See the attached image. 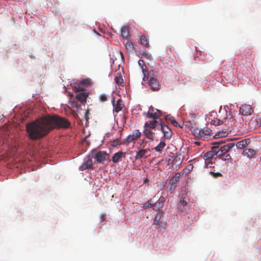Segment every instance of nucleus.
<instances>
[{"label":"nucleus","instance_id":"nucleus-31","mask_svg":"<svg viewBox=\"0 0 261 261\" xmlns=\"http://www.w3.org/2000/svg\"><path fill=\"white\" fill-rule=\"evenodd\" d=\"M162 213V212H159V214L155 217L153 222L152 223V225L158 226L160 225Z\"/></svg>","mask_w":261,"mask_h":261},{"label":"nucleus","instance_id":"nucleus-24","mask_svg":"<svg viewBox=\"0 0 261 261\" xmlns=\"http://www.w3.org/2000/svg\"><path fill=\"white\" fill-rule=\"evenodd\" d=\"M139 43L145 47H148L149 46V41L146 36L142 35L140 37Z\"/></svg>","mask_w":261,"mask_h":261},{"label":"nucleus","instance_id":"nucleus-12","mask_svg":"<svg viewBox=\"0 0 261 261\" xmlns=\"http://www.w3.org/2000/svg\"><path fill=\"white\" fill-rule=\"evenodd\" d=\"M114 107L113 111L116 113H119L122 110V108L124 107V105L122 103V101L121 99H119L117 100L116 105L114 104V99L112 101Z\"/></svg>","mask_w":261,"mask_h":261},{"label":"nucleus","instance_id":"nucleus-14","mask_svg":"<svg viewBox=\"0 0 261 261\" xmlns=\"http://www.w3.org/2000/svg\"><path fill=\"white\" fill-rule=\"evenodd\" d=\"M93 162L91 158H88L79 168L81 171L90 168L92 167Z\"/></svg>","mask_w":261,"mask_h":261},{"label":"nucleus","instance_id":"nucleus-5","mask_svg":"<svg viewBox=\"0 0 261 261\" xmlns=\"http://www.w3.org/2000/svg\"><path fill=\"white\" fill-rule=\"evenodd\" d=\"M91 153L94 156L96 161L98 163H102L106 160V156L109 154L104 151H100L96 152L95 150H93Z\"/></svg>","mask_w":261,"mask_h":261},{"label":"nucleus","instance_id":"nucleus-39","mask_svg":"<svg viewBox=\"0 0 261 261\" xmlns=\"http://www.w3.org/2000/svg\"><path fill=\"white\" fill-rule=\"evenodd\" d=\"M125 46L127 49H132L133 48V43L129 42L128 40L125 43Z\"/></svg>","mask_w":261,"mask_h":261},{"label":"nucleus","instance_id":"nucleus-43","mask_svg":"<svg viewBox=\"0 0 261 261\" xmlns=\"http://www.w3.org/2000/svg\"><path fill=\"white\" fill-rule=\"evenodd\" d=\"M152 204L150 202V201H148L147 202L145 203L144 205V207L145 208L152 207Z\"/></svg>","mask_w":261,"mask_h":261},{"label":"nucleus","instance_id":"nucleus-47","mask_svg":"<svg viewBox=\"0 0 261 261\" xmlns=\"http://www.w3.org/2000/svg\"><path fill=\"white\" fill-rule=\"evenodd\" d=\"M223 142V141H218V142H216L214 143V144H217V145H219V144H221Z\"/></svg>","mask_w":261,"mask_h":261},{"label":"nucleus","instance_id":"nucleus-42","mask_svg":"<svg viewBox=\"0 0 261 261\" xmlns=\"http://www.w3.org/2000/svg\"><path fill=\"white\" fill-rule=\"evenodd\" d=\"M211 174L215 177H220L222 176V174L219 172L215 173L213 172H211Z\"/></svg>","mask_w":261,"mask_h":261},{"label":"nucleus","instance_id":"nucleus-16","mask_svg":"<svg viewBox=\"0 0 261 261\" xmlns=\"http://www.w3.org/2000/svg\"><path fill=\"white\" fill-rule=\"evenodd\" d=\"M255 154V151L254 149L251 148H246L244 149L242 152L243 155L246 156L249 158H252L254 157Z\"/></svg>","mask_w":261,"mask_h":261},{"label":"nucleus","instance_id":"nucleus-20","mask_svg":"<svg viewBox=\"0 0 261 261\" xmlns=\"http://www.w3.org/2000/svg\"><path fill=\"white\" fill-rule=\"evenodd\" d=\"M234 146V144L233 143H230L220 148V149L222 150V153L225 155Z\"/></svg>","mask_w":261,"mask_h":261},{"label":"nucleus","instance_id":"nucleus-15","mask_svg":"<svg viewBox=\"0 0 261 261\" xmlns=\"http://www.w3.org/2000/svg\"><path fill=\"white\" fill-rule=\"evenodd\" d=\"M88 96V93L81 92L76 94V99L81 103H84L86 101Z\"/></svg>","mask_w":261,"mask_h":261},{"label":"nucleus","instance_id":"nucleus-44","mask_svg":"<svg viewBox=\"0 0 261 261\" xmlns=\"http://www.w3.org/2000/svg\"><path fill=\"white\" fill-rule=\"evenodd\" d=\"M256 122H257V123L258 124V125H259V126H261V117H258V118L256 119Z\"/></svg>","mask_w":261,"mask_h":261},{"label":"nucleus","instance_id":"nucleus-26","mask_svg":"<svg viewBox=\"0 0 261 261\" xmlns=\"http://www.w3.org/2000/svg\"><path fill=\"white\" fill-rule=\"evenodd\" d=\"M228 133L227 131L222 130L220 132H218L216 133V134L214 136V138L217 139L222 137H225L227 136Z\"/></svg>","mask_w":261,"mask_h":261},{"label":"nucleus","instance_id":"nucleus-34","mask_svg":"<svg viewBox=\"0 0 261 261\" xmlns=\"http://www.w3.org/2000/svg\"><path fill=\"white\" fill-rule=\"evenodd\" d=\"M226 117L224 118L225 121H226L227 120H228V122H231V120L232 119V114L231 113L230 111L226 112Z\"/></svg>","mask_w":261,"mask_h":261},{"label":"nucleus","instance_id":"nucleus-30","mask_svg":"<svg viewBox=\"0 0 261 261\" xmlns=\"http://www.w3.org/2000/svg\"><path fill=\"white\" fill-rule=\"evenodd\" d=\"M129 31L128 28L123 27L121 28V36L123 38H127L129 37Z\"/></svg>","mask_w":261,"mask_h":261},{"label":"nucleus","instance_id":"nucleus-9","mask_svg":"<svg viewBox=\"0 0 261 261\" xmlns=\"http://www.w3.org/2000/svg\"><path fill=\"white\" fill-rule=\"evenodd\" d=\"M160 128L164 134V137L167 139L171 138L172 136V131L171 129L166 125H164L162 123L160 124Z\"/></svg>","mask_w":261,"mask_h":261},{"label":"nucleus","instance_id":"nucleus-6","mask_svg":"<svg viewBox=\"0 0 261 261\" xmlns=\"http://www.w3.org/2000/svg\"><path fill=\"white\" fill-rule=\"evenodd\" d=\"M141 136V133L139 129H135L132 134L129 135L125 139L127 143H130L137 140Z\"/></svg>","mask_w":261,"mask_h":261},{"label":"nucleus","instance_id":"nucleus-10","mask_svg":"<svg viewBox=\"0 0 261 261\" xmlns=\"http://www.w3.org/2000/svg\"><path fill=\"white\" fill-rule=\"evenodd\" d=\"M150 151L149 148L143 149L142 148L139 149L137 152L136 155L135 156V159L136 160H140L142 158H147V156L146 155L148 152Z\"/></svg>","mask_w":261,"mask_h":261},{"label":"nucleus","instance_id":"nucleus-19","mask_svg":"<svg viewBox=\"0 0 261 261\" xmlns=\"http://www.w3.org/2000/svg\"><path fill=\"white\" fill-rule=\"evenodd\" d=\"M181 160L179 156H175L171 162V166L173 168L178 167L181 164Z\"/></svg>","mask_w":261,"mask_h":261},{"label":"nucleus","instance_id":"nucleus-49","mask_svg":"<svg viewBox=\"0 0 261 261\" xmlns=\"http://www.w3.org/2000/svg\"><path fill=\"white\" fill-rule=\"evenodd\" d=\"M194 144H196L197 146H199V145H200L201 143L200 142H198V141H195L194 142Z\"/></svg>","mask_w":261,"mask_h":261},{"label":"nucleus","instance_id":"nucleus-38","mask_svg":"<svg viewBox=\"0 0 261 261\" xmlns=\"http://www.w3.org/2000/svg\"><path fill=\"white\" fill-rule=\"evenodd\" d=\"M120 144V140L118 139H116L112 142V146L113 147H116Z\"/></svg>","mask_w":261,"mask_h":261},{"label":"nucleus","instance_id":"nucleus-11","mask_svg":"<svg viewBox=\"0 0 261 261\" xmlns=\"http://www.w3.org/2000/svg\"><path fill=\"white\" fill-rule=\"evenodd\" d=\"M161 123H159L157 120L148 121L145 122L144 127L146 128H149L151 129H155V128H160V124Z\"/></svg>","mask_w":261,"mask_h":261},{"label":"nucleus","instance_id":"nucleus-7","mask_svg":"<svg viewBox=\"0 0 261 261\" xmlns=\"http://www.w3.org/2000/svg\"><path fill=\"white\" fill-rule=\"evenodd\" d=\"M253 110L250 105H244L240 108V112L244 116H249L252 114Z\"/></svg>","mask_w":261,"mask_h":261},{"label":"nucleus","instance_id":"nucleus-48","mask_svg":"<svg viewBox=\"0 0 261 261\" xmlns=\"http://www.w3.org/2000/svg\"><path fill=\"white\" fill-rule=\"evenodd\" d=\"M106 219V215H102L101 216V221H103L105 220Z\"/></svg>","mask_w":261,"mask_h":261},{"label":"nucleus","instance_id":"nucleus-36","mask_svg":"<svg viewBox=\"0 0 261 261\" xmlns=\"http://www.w3.org/2000/svg\"><path fill=\"white\" fill-rule=\"evenodd\" d=\"M170 120L172 124H173L175 126H178L179 127L182 128V125L179 124L175 119L173 118H170Z\"/></svg>","mask_w":261,"mask_h":261},{"label":"nucleus","instance_id":"nucleus-1","mask_svg":"<svg viewBox=\"0 0 261 261\" xmlns=\"http://www.w3.org/2000/svg\"><path fill=\"white\" fill-rule=\"evenodd\" d=\"M70 125V122L65 118L56 115H48L27 124L26 129L31 139L38 140L46 136L53 129L66 128Z\"/></svg>","mask_w":261,"mask_h":261},{"label":"nucleus","instance_id":"nucleus-3","mask_svg":"<svg viewBox=\"0 0 261 261\" xmlns=\"http://www.w3.org/2000/svg\"><path fill=\"white\" fill-rule=\"evenodd\" d=\"M211 132L212 130L210 128L206 127L201 129L198 128L194 129L193 133L195 136L204 140L211 136Z\"/></svg>","mask_w":261,"mask_h":261},{"label":"nucleus","instance_id":"nucleus-32","mask_svg":"<svg viewBox=\"0 0 261 261\" xmlns=\"http://www.w3.org/2000/svg\"><path fill=\"white\" fill-rule=\"evenodd\" d=\"M85 88L82 85H75L73 87V90L76 92H82L84 91Z\"/></svg>","mask_w":261,"mask_h":261},{"label":"nucleus","instance_id":"nucleus-37","mask_svg":"<svg viewBox=\"0 0 261 261\" xmlns=\"http://www.w3.org/2000/svg\"><path fill=\"white\" fill-rule=\"evenodd\" d=\"M222 160L227 162H229L231 161V158L229 154H226L224 157H223V159H222Z\"/></svg>","mask_w":261,"mask_h":261},{"label":"nucleus","instance_id":"nucleus-25","mask_svg":"<svg viewBox=\"0 0 261 261\" xmlns=\"http://www.w3.org/2000/svg\"><path fill=\"white\" fill-rule=\"evenodd\" d=\"M214 148H215V155H216L217 157L221 159H223V157H224L225 155L224 154V153H222V151L220 149V148H219L218 146H214Z\"/></svg>","mask_w":261,"mask_h":261},{"label":"nucleus","instance_id":"nucleus-51","mask_svg":"<svg viewBox=\"0 0 261 261\" xmlns=\"http://www.w3.org/2000/svg\"><path fill=\"white\" fill-rule=\"evenodd\" d=\"M89 114V111H87L86 112V116L88 114Z\"/></svg>","mask_w":261,"mask_h":261},{"label":"nucleus","instance_id":"nucleus-41","mask_svg":"<svg viewBox=\"0 0 261 261\" xmlns=\"http://www.w3.org/2000/svg\"><path fill=\"white\" fill-rule=\"evenodd\" d=\"M99 99L102 102H105L107 100V96L106 94H101L99 96Z\"/></svg>","mask_w":261,"mask_h":261},{"label":"nucleus","instance_id":"nucleus-29","mask_svg":"<svg viewBox=\"0 0 261 261\" xmlns=\"http://www.w3.org/2000/svg\"><path fill=\"white\" fill-rule=\"evenodd\" d=\"M140 53L141 58H144L148 60H151L152 59L151 54L146 50L141 51Z\"/></svg>","mask_w":261,"mask_h":261},{"label":"nucleus","instance_id":"nucleus-35","mask_svg":"<svg viewBox=\"0 0 261 261\" xmlns=\"http://www.w3.org/2000/svg\"><path fill=\"white\" fill-rule=\"evenodd\" d=\"M211 123L214 125H219L222 124L221 121L217 118L212 120Z\"/></svg>","mask_w":261,"mask_h":261},{"label":"nucleus","instance_id":"nucleus-21","mask_svg":"<svg viewBox=\"0 0 261 261\" xmlns=\"http://www.w3.org/2000/svg\"><path fill=\"white\" fill-rule=\"evenodd\" d=\"M250 142L249 139H244L239 141L236 144V147L238 149H242L245 147Z\"/></svg>","mask_w":261,"mask_h":261},{"label":"nucleus","instance_id":"nucleus-23","mask_svg":"<svg viewBox=\"0 0 261 261\" xmlns=\"http://www.w3.org/2000/svg\"><path fill=\"white\" fill-rule=\"evenodd\" d=\"M163 202H164L163 200H159L158 201H156L155 203H154V204H152V207L153 210H154L156 211L160 212V208H161L163 207Z\"/></svg>","mask_w":261,"mask_h":261},{"label":"nucleus","instance_id":"nucleus-45","mask_svg":"<svg viewBox=\"0 0 261 261\" xmlns=\"http://www.w3.org/2000/svg\"><path fill=\"white\" fill-rule=\"evenodd\" d=\"M211 165H212V163L211 161H208L206 163V167L207 168L208 167H211Z\"/></svg>","mask_w":261,"mask_h":261},{"label":"nucleus","instance_id":"nucleus-4","mask_svg":"<svg viewBox=\"0 0 261 261\" xmlns=\"http://www.w3.org/2000/svg\"><path fill=\"white\" fill-rule=\"evenodd\" d=\"M162 114V112L161 111L151 107L149 108L148 112L145 115L147 118L156 120L161 116Z\"/></svg>","mask_w":261,"mask_h":261},{"label":"nucleus","instance_id":"nucleus-8","mask_svg":"<svg viewBox=\"0 0 261 261\" xmlns=\"http://www.w3.org/2000/svg\"><path fill=\"white\" fill-rule=\"evenodd\" d=\"M126 156V152H123L121 151H118L114 153L112 156V160L113 163H117L125 159Z\"/></svg>","mask_w":261,"mask_h":261},{"label":"nucleus","instance_id":"nucleus-28","mask_svg":"<svg viewBox=\"0 0 261 261\" xmlns=\"http://www.w3.org/2000/svg\"><path fill=\"white\" fill-rule=\"evenodd\" d=\"M187 204V202L184 199H181L179 202L178 204V208L180 211L183 212L185 210H186V206Z\"/></svg>","mask_w":261,"mask_h":261},{"label":"nucleus","instance_id":"nucleus-18","mask_svg":"<svg viewBox=\"0 0 261 261\" xmlns=\"http://www.w3.org/2000/svg\"><path fill=\"white\" fill-rule=\"evenodd\" d=\"M138 63L139 66L141 67L142 69V71L143 73L144 76H145V75L147 74L149 71L148 70V69L145 64L144 60H139L138 61Z\"/></svg>","mask_w":261,"mask_h":261},{"label":"nucleus","instance_id":"nucleus-27","mask_svg":"<svg viewBox=\"0 0 261 261\" xmlns=\"http://www.w3.org/2000/svg\"><path fill=\"white\" fill-rule=\"evenodd\" d=\"M165 146V142L161 141L159 145L154 148V150L158 152L162 153Z\"/></svg>","mask_w":261,"mask_h":261},{"label":"nucleus","instance_id":"nucleus-13","mask_svg":"<svg viewBox=\"0 0 261 261\" xmlns=\"http://www.w3.org/2000/svg\"><path fill=\"white\" fill-rule=\"evenodd\" d=\"M181 175V173L177 172L176 173L174 176L171 178L170 180V184L171 185V187H173L174 188L176 187L177 183L180 181Z\"/></svg>","mask_w":261,"mask_h":261},{"label":"nucleus","instance_id":"nucleus-22","mask_svg":"<svg viewBox=\"0 0 261 261\" xmlns=\"http://www.w3.org/2000/svg\"><path fill=\"white\" fill-rule=\"evenodd\" d=\"M215 148H214V146L212 148V150L210 151L207 152L206 153L204 154V159L206 160H210L212 159L215 155Z\"/></svg>","mask_w":261,"mask_h":261},{"label":"nucleus","instance_id":"nucleus-33","mask_svg":"<svg viewBox=\"0 0 261 261\" xmlns=\"http://www.w3.org/2000/svg\"><path fill=\"white\" fill-rule=\"evenodd\" d=\"M115 82L118 85L122 87L124 86L123 80L121 77L116 76L115 77Z\"/></svg>","mask_w":261,"mask_h":261},{"label":"nucleus","instance_id":"nucleus-2","mask_svg":"<svg viewBox=\"0 0 261 261\" xmlns=\"http://www.w3.org/2000/svg\"><path fill=\"white\" fill-rule=\"evenodd\" d=\"M143 80L144 81L148 80V86L152 91H158L160 89L161 85L159 82L156 78V76L153 70H150L148 74L143 76Z\"/></svg>","mask_w":261,"mask_h":261},{"label":"nucleus","instance_id":"nucleus-17","mask_svg":"<svg viewBox=\"0 0 261 261\" xmlns=\"http://www.w3.org/2000/svg\"><path fill=\"white\" fill-rule=\"evenodd\" d=\"M143 134L147 139L151 141L154 140V133L150 129L145 127L143 130Z\"/></svg>","mask_w":261,"mask_h":261},{"label":"nucleus","instance_id":"nucleus-46","mask_svg":"<svg viewBox=\"0 0 261 261\" xmlns=\"http://www.w3.org/2000/svg\"><path fill=\"white\" fill-rule=\"evenodd\" d=\"M145 144H144V141L143 140H142V143L140 144V146L144 148L145 147Z\"/></svg>","mask_w":261,"mask_h":261},{"label":"nucleus","instance_id":"nucleus-50","mask_svg":"<svg viewBox=\"0 0 261 261\" xmlns=\"http://www.w3.org/2000/svg\"><path fill=\"white\" fill-rule=\"evenodd\" d=\"M120 54L121 55V57L123 58V55L122 53L120 51Z\"/></svg>","mask_w":261,"mask_h":261},{"label":"nucleus","instance_id":"nucleus-40","mask_svg":"<svg viewBox=\"0 0 261 261\" xmlns=\"http://www.w3.org/2000/svg\"><path fill=\"white\" fill-rule=\"evenodd\" d=\"M90 81L89 80H88L87 79H85V80H83L81 82V84L83 86V85L88 86V85H90Z\"/></svg>","mask_w":261,"mask_h":261}]
</instances>
